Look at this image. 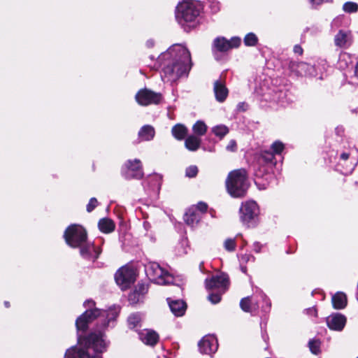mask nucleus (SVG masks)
I'll list each match as a JSON object with an SVG mask.
<instances>
[{"label": "nucleus", "instance_id": "3c124183", "mask_svg": "<svg viewBox=\"0 0 358 358\" xmlns=\"http://www.w3.org/2000/svg\"><path fill=\"white\" fill-rule=\"evenodd\" d=\"M341 158L344 160H347L349 158V154L343 152L341 154Z\"/></svg>", "mask_w": 358, "mask_h": 358}, {"label": "nucleus", "instance_id": "864d4df0", "mask_svg": "<svg viewBox=\"0 0 358 358\" xmlns=\"http://www.w3.org/2000/svg\"><path fill=\"white\" fill-rule=\"evenodd\" d=\"M110 319H108V320H107V322H106V321H105V322L103 323V327L104 328H105V327H106L108 326V323H109V321H110Z\"/></svg>", "mask_w": 358, "mask_h": 358}, {"label": "nucleus", "instance_id": "de8ad7c7", "mask_svg": "<svg viewBox=\"0 0 358 358\" xmlns=\"http://www.w3.org/2000/svg\"><path fill=\"white\" fill-rule=\"evenodd\" d=\"M149 180L152 181V182H155L156 183H157V187H159L161 177L159 175H154L149 178Z\"/></svg>", "mask_w": 358, "mask_h": 358}, {"label": "nucleus", "instance_id": "c756f323", "mask_svg": "<svg viewBox=\"0 0 358 358\" xmlns=\"http://www.w3.org/2000/svg\"><path fill=\"white\" fill-rule=\"evenodd\" d=\"M233 46H213V52L217 60L222 59Z\"/></svg>", "mask_w": 358, "mask_h": 358}, {"label": "nucleus", "instance_id": "c9c22d12", "mask_svg": "<svg viewBox=\"0 0 358 358\" xmlns=\"http://www.w3.org/2000/svg\"><path fill=\"white\" fill-rule=\"evenodd\" d=\"M257 42L258 38L253 33L248 34L244 38L245 45H255Z\"/></svg>", "mask_w": 358, "mask_h": 358}, {"label": "nucleus", "instance_id": "f704fd0d", "mask_svg": "<svg viewBox=\"0 0 358 358\" xmlns=\"http://www.w3.org/2000/svg\"><path fill=\"white\" fill-rule=\"evenodd\" d=\"M348 42L347 34L342 31H340L335 37L336 45H342Z\"/></svg>", "mask_w": 358, "mask_h": 358}, {"label": "nucleus", "instance_id": "423d86ee", "mask_svg": "<svg viewBox=\"0 0 358 358\" xmlns=\"http://www.w3.org/2000/svg\"><path fill=\"white\" fill-rule=\"evenodd\" d=\"M115 280L116 283L122 290L128 289L136 280L135 273L133 269L122 266L117 271L115 274Z\"/></svg>", "mask_w": 358, "mask_h": 358}, {"label": "nucleus", "instance_id": "393cba45", "mask_svg": "<svg viewBox=\"0 0 358 358\" xmlns=\"http://www.w3.org/2000/svg\"><path fill=\"white\" fill-rule=\"evenodd\" d=\"M98 227L99 230L105 234H108L115 230V223L109 218H102L99 221Z\"/></svg>", "mask_w": 358, "mask_h": 358}, {"label": "nucleus", "instance_id": "13d9d810", "mask_svg": "<svg viewBox=\"0 0 358 358\" xmlns=\"http://www.w3.org/2000/svg\"><path fill=\"white\" fill-rule=\"evenodd\" d=\"M203 266V262H202V263H201V264H200V268H201V266Z\"/></svg>", "mask_w": 358, "mask_h": 358}, {"label": "nucleus", "instance_id": "b1692460", "mask_svg": "<svg viewBox=\"0 0 358 358\" xmlns=\"http://www.w3.org/2000/svg\"><path fill=\"white\" fill-rule=\"evenodd\" d=\"M333 306L335 309H343L347 305V296L343 292H337L331 299Z\"/></svg>", "mask_w": 358, "mask_h": 358}, {"label": "nucleus", "instance_id": "a211bd4d", "mask_svg": "<svg viewBox=\"0 0 358 358\" xmlns=\"http://www.w3.org/2000/svg\"><path fill=\"white\" fill-rule=\"evenodd\" d=\"M139 338L146 345H155L159 339L156 332L152 330L143 329L138 332Z\"/></svg>", "mask_w": 358, "mask_h": 358}, {"label": "nucleus", "instance_id": "4468645a", "mask_svg": "<svg viewBox=\"0 0 358 358\" xmlns=\"http://www.w3.org/2000/svg\"><path fill=\"white\" fill-rule=\"evenodd\" d=\"M80 248V254L85 259L94 262L98 259L101 252V249L99 247H95L93 243H87L85 241Z\"/></svg>", "mask_w": 358, "mask_h": 358}, {"label": "nucleus", "instance_id": "20e7f679", "mask_svg": "<svg viewBox=\"0 0 358 358\" xmlns=\"http://www.w3.org/2000/svg\"><path fill=\"white\" fill-rule=\"evenodd\" d=\"M226 187L232 196H243L248 188L246 171L240 169L231 171L226 179Z\"/></svg>", "mask_w": 358, "mask_h": 358}, {"label": "nucleus", "instance_id": "49530a36", "mask_svg": "<svg viewBox=\"0 0 358 358\" xmlns=\"http://www.w3.org/2000/svg\"><path fill=\"white\" fill-rule=\"evenodd\" d=\"M207 208H208V206L206 203H203V202H199L196 208L194 210H199L201 213H205L206 210H207Z\"/></svg>", "mask_w": 358, "mask_h": 358}, {"label": "nucleus", "instance_id": "6e6552de", "mask_svg": "<svg viewBox=\"0 0 358 358\" xmlns=\"http://www.w3.org/2000/svg\"><path fill=\"white\" fill-rule=\"evenodd\" d=\"M108 317V313L105 310H101L97 308L86 310L80 315L76 322L78 330L85 331L87 329V324L96 317Z\"/></svg>", "mask_w": 358, "mask_h": 358}, {"label": "nucleus", "instance_id": "9b49d317", "mask_svg": "<svg viewBox=\"0 0 358 358\" xmlns=\"http://www.w3.org/2000/svg\"><path fill=\"white\" fill-rule=\"evenodd\" d=\"M136 100L141 106L157 104L162 100V94L145 88L138 92Z\"/></svg>", "mask_w": 358, "mask_h": 358}, {"label": "nucleus", "instance_id": "f03ea898", "mask_svg": "<svg viewBox=\"0 0 358 358\" xmlns=\"http://www.w3.org/2000/svg\"><path fill=\"white\" fill-rule=\"evenodd\" d=\"M102 337L100 331L91 333L88 336L79 337V346L67 350L64 358H102L100 355H92L90 352L91 349L96 353H102L106 350V345Z\"/></svg>", "mask_w": 358, "mask_h": 358}, {"label": "nucleus", "instance_id": "a18cd8bd", "mask_svg": "<svg viewBox=\"0 0 358 358\" xmlns=\"http://www.w3.org/2000/svg\"><path fill=\"white\" fill-rule=\"evenodd\" d=\"M226 148L228 151L235 152L237 148V145H236V141L231 140Z\"/></svg>", "mask_w": 358, "mask_h": 358}, {"label": "nucleus", "instance_id": "2eb2a0df", "mask_svg": "<svg viewBox=\"0 0 358 358\" xmlns=\"http://www.w3.org/2000/svg\"><path fill=\"white\" fill-rule=\"evenodd\" d=\"M218 348L217 340L213 336H205L199 343V348L201 353L211 355L215 353Z\"/></svg>", "mask_w": 358, "mask_h": 358}, {"label": "nucleus", "instance_id": "5701e85b", "mask_svg": "<svg viewBox=\"0 0 358 358\" xmlns=\"http://www.w3.org/2000/svg\"><path fill=\"white\" fill-rule=\"evenodd\" d=\"M201 219V213L194 208L189 209L188 211L185 214L184 220L185 222L190 226H194L197 224Z\"/></svg>", "mask_w": 358, "mask_h": 358}, {"label": "nucleus", "instance_id": "dca6fc26", "mask_svg": "<svg viewBox=\"0 0 358 358\" xmlns=\"http://www.w3.org/2000/svg\"><path fill=\"white\" fill-rule=\"evenodd\" d=\"M346 319L341 314L331 315L327 318V326L332 330L341 331L345 327Z\"/></svg>", "mask_w": 358, "mask_h": 358}, {"label": "nucleus", "instance_id": "8fccbe9b", "mask_svg": "<svg viewBox=\"0 0 358 358\" xmlns=\"http://www.w3.org/2000/svg\"><path fill=\"white\" fill-rule=\"evenodd\" d=\"M310 1L313 5H319L322 3L324 0H310Z\"/></svg>", "mask_w": 358, "mask_h": 358}, {"label": "nucleus", "instance_id": "5fc2aeb1", "mask_svg": "<svg viewBox=\"0 0 358 358\" xmlns=\"http://www.w3.org/2000/svg\"><path fill=\"white\" fill-rule=\"evenodd\" d=\"M309 311L310 313H313L315 316L317 315L316 310H315V309H310Z\"/></svg>", "mask_w": 358, "mask_h": 358}, {"label": "nucleus", "instance_id": "0eeeda50", "mask_svg": "<svg viewBox=\"0 0 358 358\" xmlns=\"http://www.w3.org/2000/svg\"><path fill=\"white\" fill-rule=\"evenodd\" d=\"M122 173L128 180L141 179L143 177L141 162L138 159L127 161L124 165Z\"/></svg>", "mask_w": 358, "mask_h": 358}, {"label": "nucleus", "instance_id": "473e14b6", "mask_svg": "<svg viewBox=\"0 0 358 358\" xmlns=\"http://www.w3.org/2000/svg\"><path fill=\"white\" fill-rule=\"evenodd\" d=\"M213 132L215 136L223 138L229 132V129L224 125H217L213 128Z\"/></svg>", "mask_w": 358, "mask_h": 358}, {"label": "nucleus", "instance_id": "e433bc0d", "mask_svg": "<svg viewBox=\"0 0 358 358\" xmlns=\"http://www.w3.org/2000/svg\"><path fill=\"white\" fill-rule=\"evenodd\" d=\"M308 346L310 348V351L315 354L317 355L320 352V343L317 340H311L308 343Z\"/></svg>", "mask_w": 358, "mask_h": 358}, {"label": "nucleus", "instance_id": "a878e982", "mask_svg": "<svg viewBox=\"0 0 358 358\" xmlns=\"http://www.w3.org/2000/svg\"><path fill=\"white\" fill-rule=\"evenodd\" d=\"M241 38L238 36H234L228 40L224 36H217L213 41V45H240Z\"/></svg>", "mask_w": 358, "mask_h": 358}, {"label": "nucleus", "instance_id": "2f4dec72", "mask_svg": "<svg viewBox=\"0 0 358 358\" xmlns=\"http://www.w3.org/2000/svg\"><path fill=\"white\" fill-rule=\"evenodd\" d=\"M240 306L244 312L252 313L253 308L250 297L248 296L242 299L240 302Z\"/></svg>", "mask_w": 358, "mask_h": 358}, {"label": "nucleus", "instance_id": "aec40b11", "mask_svg": "<svg viewBox=\"0 0 358 358\" xmlns=\"http://www.w3.org/2000/svg\"><path fill=\"white\" fill-rule=\"evenodd\" d=\"M169 305L171 312L177 317L183 315L187 307L181 300L169 301Z\"/></svg>", "mask_w": 358, "mask_h": 358}, {"label": "nucleus", "instance_id": "4c0bfd02", "mask_svg": "<svg viewBox=\"0 0 358 358\" xmlns=\"http://www.w3.org/2000/svg\"><path fill=\"white\" fill-rule=\"evenodd\" d=\"M143 296L138 294L135 290L129 294V301L131 304H136L142 300Z\"/></svg>", "mask_w": 358, "mask_h": 358}, {"label": "nucleus", "instance_id": "ddd939ff", "mask_svg": "<svg viewBox=\"0 0 358 358\" xmlns=\"http://www.w3.org/2000/svg\"><path fill=\"white\" fill-rule=\"evenodd\" d=\"M289 69L296 76H312L315 73V67L306 62H290Z\"/></svg>", "mask_w": 358, "mask_h": 358}, {"label": "nucleus", "instance_id": "c03bdc74", "mask_svg": "<svg viewBox=\"0 0 358 358\" xmlns=\"http://www.w3.org/2000/svg\"><path fill=\"white\" fill-rule=\"evenodd\" d=\"M97 203H98V201H97L96 199L92 198L90 200L89 203L87 206V212H92L96 208V206H97Z\"/></svg>", "mask_w": 358, "mask_h": 358}, {"label": "nucleus", "instance_id": "7ed1b4c3", "mask_svg": "<svg viewBox=\"0 0 358 358\" xmlns=\"http://www.w3.org/2000/svg\"><path fill=\"white\" fill-rule=\"evenodd\" d=\"M201 3L195 0H183L176 8V17L185 31L194 28L199 23Z\"/></svg>", "mask_w": 358, "mask_h": 358}, {"label": "nucleus", "instance_id": "9d476101", "mask_svg": "<svg viewBox=\"0 0 358 358\" xmlns=\"http://www.w3.org/2000/svg\"><path fill=\"white\" fill-rule=\"evenodd\" d=\"M258 210L257 204L253 201L243 203L240 208L241 222L250 227V222L257 216Z\"/></svg>", "mask_w": 358, "mask_h": 358}, {"label": "nucleus", "instance_id": "39448f33", "mask_svg": "<svg viewBox=\"0 0 358 358\" xmlns=\"http://www.w3.org/2000/svg\"><path fill=\"white\" fill-rule=\"evenodd\" d=\"M66 243L72 248H79L87 241V232L80 225L72 224L64 232Z\"/></svg>", "mask_w": 358, "mask_h": 358}, {"label": "nucleus", "instance_id": "37998d69", "mask_svg": "<svg viewBox=\"0 0 358 358\" xmlns=\"http://www.w3.org/2000/svg\"><path fill=\"white\" fill-rule=\"evenodd\" d=\"M198 173V168L196 166H190L186 169L185 175L189 178H194Z\"/></svg>", "mask_w": 358, "mask_h": 358}, {"label": "nucleus", "instance_id": "1a4fd4ad", "mask_svg": "<svg viewBox=\"0 0 358 358\" xmlns=\"http://www.w3.org/2000/svg\"><path fill=\"white\" fill-rule=\"evenodd\" d=\"M147 272L157 283L160 285L170 284L173 279L172 276L157 263L150 264Z\"/></svg>", "mask_w": 358, "mask_h": 358}, {"label": "nucleus", "instance_id": "f3484780", "mask_svg": "<svg viewBox=\"0 0 358 358\" xmlns=\"http://www.w3.org/2000/svg\"><path fill=\"white\" fill-rule=\"evenodd\" d=\"M213 91L215 99L219 102L224 101L229 93L228 90L225 86V83L222 79L215 81Z\"/></svg>", "mask_w": 358, "mask_h": 358}, {"label": "nucleus", "instance_id": "6e6d98bb", "mask_svg": "<svg viewBox=\"0 0 358 358\" xmlns=\"http://www.w3.org/2000/svg\"><path fill=\"white\" fill-rule=\"evenodd\" d=\"M4 304L7 308L10 307V303L8 301H5Z\"/></svg>", "mask_w": 358, "mask_h": 358}, {"label": "nucleus", "instance_id": "ea45409f", "mask_svg": "<svg viewBox=\"0 0 358 358\" xmlns=\"http://www.w3.org/2000/svg\"><path fill=\"white\" fill-rule=\"evenodd\" d=\"M271 149L273 150V153L275 154H280L281 152L284 149V145L280 141H275L271 145Z\"/></svg>", "mask_w": 358, "mask_h": 358}, {"label": "nucleus", "instance_id": "a19ab883", "mask_svg": "<svg viewBox=\"0 0 358 358\" xmlns=\"http://www.w3.org/2000/svg\"><path fill=\"white\" fill-rule=\"evenodd\" d=\"M222 292H217V293H211L208 295V299L213 303L216 304L219 303L221 301V296L222 294Z\"/></svg>", "mask_w": 358, "mask_h": 358}, {"label": "nucleus", "instance_id": "4d7b16f0", "mask_svg": "<svg viewBox=\"0 0 358 358\" xmlns=\"http://www.w3.org/2000/svg\"><path fill=\"white\" fill-rule=\"evenodd\" d=\"M242 271L243 272L245 273L246 272V268L245 267H242Z\"/></svg>", "mask_w": 358, "mask_h": 358}, {"label": "nucleus", "instance_id": "bf43d9fd", "mask_svg": "<svg viewBox=\"0 0 358 358\" xmlns=\"http://www.w3.org/2000/svg\"><path fill=\"white\" fill-rule=\"evenodd\" d=\"M357 358H358V357H357Z\"/></svg>", "mask_w": 358, "mask_h": 358}, {"label": "nucleus", "instance_id": "603ef678", "mask_svg": "<svg viewBox=\"0 0 358 358\" xmlns=\"http://www.w3.org/2000/svg\"><path fill=\"white\" fill-rule=\"evenodd\" d=\"M355 75L356 78L358 79V62L357 63V65L355 66Z\"/></svg>", "mask_w": 358, "mask_h": 358}, {"label": "nucleus", "instance_id": "c85d7f7f", "mask_svg": "<svg viewBox=\"0 0 358 358\" xmlns=\"http://www.w3.org/2000/svg\"><path fill=\"white\" fill-rule=\"evenodd\" d=\"M187 128L182 124L175 125L171 130L173 136L178 140H182L187 135Z\"/></svg>", "mask_w": 358, "mask_h": 358}, {"label": "nucleus", "instance_id": "bb28decb", "mask_svg": "<svg viewBox=\"0 0 358 358\" xmlns=\"http://www.w3.org/2000/svg\"><path fill=\"white\" fill-rule=\"evenodd\" d=\"M185 144L189 150L196 151L200 147L201 139L195 136H189L186 138Z\"/></svg>", "mask_w": 358, "mask_h": 358}, {"label": "nucleus", "instance_id": "412c9836", "mask_svg": "<svg viewBox=\"0 0 358 358\" xmlns=\"http://www.w3.org/2000/svg\"><path fill=\"white\" fill-rule=\"evenodd\" d=\"M128 327L131 329L136 331H141L140 329L142 327V317L139 313H132L127 319Z\"/></svg>", "mask_w": 358, "mask_h": 358}, {"label": "nucleus", "instance_id": "6ab92c4d", "mask_svg": "<svg viewBox=\"0 0 358 358\" xmlns=\"http://www.w3.org/2000/svg\"><path fill=\"white\" fill-rule=\"evenodd\" d=\"M260 164H267L274 166L276 164L275 155L273 152L264 150L262 151L257 157L256 162Z\"/></svg>", "mask_w": 358, "mask_h": 358}, {"label": "nucleus", "instance_id": "cd10ccee", "mask_svg": "<svg viewBox=\"0 0 358 358\" xmlns=\"http://www.w3.org/2000/svg\"><path fill=\"white\" fill-rule=\"evenodd\" d=\"M273 168V166L267 164H260L259 163H255L254 170L255 174L258 178H263L264 175L267 174L270 170Z\"/></svg>", "mask_w": 358, "mask_h": 358}, {"label": "nucleus", "instance_id": "58836bf2", "mask_svg": "<svg viewBox=\"0 0 358 358\" xmlns=\"http://www.w3.org/2000/svg\"><path fill=\"white\" fill-rule=\"evenodd\" d=\"M138 294L143 296L148 290V285L145 283H138L134 289Z\"/></svg>", "mask_w": 358, "mask_h": 358}, {"label": "nucleus", "instance_id": "4be33fe9", "mask_svg": "<svg viewBox=\"0 0 358 358\" xmlns=\"http://www.w3.org/2000/svg\"><path fill=\"white\" fill-rule=\"evenodd\" d=\"M155 134V131L151 125H144L138 131V138L141 141H150Z\"/></svg>", "mask_w": 358, "mask_h": 358}, {"label": "nucleus", "instance_id": "f257e3e1", "mask_svg": "<svg viewBox=\"0 0 358 358\" xmlns=\"http://www.w3.org/2000/svg\"><path fill=\"white\" fill-rule=\"evenodd\" d=\"M171 46L161 54L159 59L166 61L164 64V72L169 80L175 81L182 76L187 75L192 68L189 51L185 46Z\"/></svg>", "mask_w": 358, "mask_h": 358}, {"label": "nucleus", "instance_id": "f8f14e48", "mask_svg": "<svg viewBox=\"0 0 358 358\" xmlns=\"http://www.w3.org/2000/svg\"><path fill=\"white\" fill-rule=\"evenodd\" d=\"M229 284V277L225 273L213 275L210 278H207L205 280V285L207 289H222V292L226 291Z\"/></svg>", "mask_w": 358, "mask_h": 358}, {"label": "nucleus", "instance_id": "09e8293b", "mask_svg": "<svg viewBox=\"0 0 358 358\" xmlns=\"http://www.w3.org/2000/svg\"><path fill=\"white\" fill-rule=\"evenodd\" d=\"M294 52L300 55H302L303 54L302 47L301 46H294Z\"/></svg>", "mask_w": 358, "mask_h": 358}, {"label": "nucleus", "instance_id": "79ce46f5", "mask_svg": "<svg viewBox=\"0 0 358 358\" xmlns=\"http://www.w3.org/2000/svg\"><path fill=\"white\" fill-rule=\"evenodd\" d=\"M224 248L228 251H234L236 248V241L234 238H228L224 241Z\"/></svg>", "mask_w": 358, "mask_h": 358}, {"label": "nucleus", "instance_id": "72a5a7b5", "mask_svg": "<svg viewBox=\"0 0 358 358\" xmlns=\"http://www.w3.org/2000/svg\"><path fill=\"white\" fill-rule=\"evenodd\" d=\"M343 9L346 13H356L358 10V4L355 2L348 1L344 3Z\"/></svg>", "mask_w": 358, "mask_h": 358}, {"label": "nucleus", "instance_id": "7c9ffc66", "mask_svg": "<svg viewBox=\"0 0 358 358\" xmlns=\"http://www.w3.org/2000/svg\"><path fill=\"white\" fill-rule=\"evenodd\" d=\"M194 132L199 136H203L206 134L207 130V126L202 121H197L193 126L192 128Z\"/></svg>", "mask_w": 358, "mask_h": 358}]
</instances>
